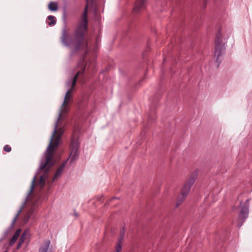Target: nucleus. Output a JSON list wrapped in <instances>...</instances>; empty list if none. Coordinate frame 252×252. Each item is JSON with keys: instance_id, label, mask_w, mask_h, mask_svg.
<instances>
[{"instance_id": "obj_1", "label": "nucleus", "mask_w": 252, "mask_h": 252, "mask_svg": "<svg viewBox=\"0 0 252 252\" xmlns=\"http://www.w3.org/2000/svg\"><path fill=\"white\" fill-rule=\"evenodd\" d=\"M88 3L86 4L83 13L82 15V20L79 23L74 30L73 37L69 33V29L67 28L66 21V11L64 9L63 13V18L64 25L61 31L60 41L66 47L73 46V52H77L84 46L85 41V33L88 30L87 9Z\"/></svg>"}, {"instance_id": "obj_2", "label": "nucleus", "mask_w": 252, "mask_h": 252, "mask_svg": "<svg viewBox=\"0 0 252 252\" xmlns=\"http://www.w3.org/2000/svg\"><path fill=\"white\" fill-rule=\"evenodd\" d=\"M61 116H62L61 112H60L59 114L58 118L57 120V121L56 122V123L55 124L54 129L52 135L51 137L50 142L49 145L47 149V153L46 154V157H45V162L44 163H43L42 162H41L40 163V166L38 169V172H40L41 170H42L44 168H45L48 165V164L50 163V161L52 159V158H53V154L51 151L58 148V146L59 145V141L60 140V139L63 134V131H60V130H59V131L56 136L55 140L54 142H53V139L55 137L56 133L57 132L58 125L60 120Z\"/></svg>"}, {"instance_id": "obj_3", "label": "nucleus", "mask_w": 252, "mask_h": 252, "mask_svg": "<svg viewBox=\"0 0 252 252\" xmlns=\"http://www.w3.org/2000/svg\"><path fill=\"white\" fill-rule=\"evenodd\" d=\"M226 41L225 39L223 38L221 35V32L219 30L217 34L215 40V57L216 59V63L218 67L220 63L223 60V56L225 53L226 46L225 44Z\"/></svg>"}, {"instance_id": "obj_4", "label": "nucleus", "mask_w": 252, "mask_h": 252, "mask_svg": "<svg viewBox=\"0 0 252 252\" xmlns=\"http://www.w3.org/2000/svg\"><path fill=\"white\" fill-rule=\"evenodd\" d=\"M80 143L78 139L74 137H72L70 144V155L69 158L65 161L62 162L61 165L58 168V170L63 172L64 168L68 160L70 163H72L76 161L79 157L78 149Z\"/></svg>"}, {"instance_id": "obj_5", "label": "nucleus", "mask_w": 252, "mask_h": 252, "mask_svg": "<svg viewBox=\"0 0 252 252\" xmlns=\"http://www.w3.org/2000/svg\"><path fill=\"white\" fill-rule=\"evenodd\" d=\"M197 172L192 173L188 180L184 185L176 203V208L179 207L186 198L187 195L190 191L191 186L194 184L197 178Z\"/></svg>"}, {"instance_id": "obj_6", "label": "nucleus", "mask_w": 252, "mask_h": 252, "mask_svg": "<svg viewBox=\"0 0 252 252\" xmlns=\"http://www.w3.org/2000/svg\"><path fill=\"white\" fill-rule=\"evenodd\" d=\"M250 200V198L247 199L244 203H243L242 201L240 202V211L238 214L237 219V225L239 228L241 227L245 220L248 218Z\"/></svg>"}, {"instance_id": "obj_7", "label": "nucleus", "mask_w": 252, "mask_h": 252, "mask_svg": "<svg viewBox=\"0 0 252 252\" xmlns=\"http://www.w3.org/2000/svg\"><path fill=\"white\" fill-rule=\"evenodd\" d=\"M78 67H80V69L76 73L72 80H69L66 83V86L69 87L71 83V88H73L76 83L77 80L79 75H82L84 74L86 68V65H84V59L81 60L77 64Z\"/></svg>"}, {"instance_id": "obj_8", "label": "nucleus", "mask_w": 252, "mask_h": 252, "mask_svg": "<svg viewBox=\"0 0 252 252\" xmlns=\"http://www.w3.org/2000/svg\"><path fill=\"white\" fill-rule=\"evenodd\" d=\"M147 5V0H136L134 6L133 11L138 13L145 10Z\"/></svg>"}, {"instance_id": "obj_9", "label": "nucleus", "mask_w": 252, "mask_h": 252, "mask_svg": "<svg viewBox=\"0 0 252 252\" xmlns=\"http://www.w3.org/2000/svg\"><path fill=\"white\" fill-rule=\"evenodd\" d=\"M36 179V175H35L32 179V185H31V189L30 190L29 192V193L28 194V195L26 197V198L23 203V204L21 206V207H20V208L19 209V210H18L17 213L16 214V215H15L12 222V223H11V226H12L13 225V224H14L15 221L18 218L19 214H20L21 211L22 210L23 208H24V205L26 204L27 201L28 200V198L30 195V194L33 191V188H34V182H35V180Z\"/></svg>"}, {"instance_id": "obj_10", "label": "nucleus", "mask_w": 252, "mask_h": 252, "mask_svg": "<svg viewBox=\"0 0 252 252\" xmlns=\"http://www.w3.org/2000/svg\"><path fill=\"white\" fill-rule=\"evenodd\" d=\"M30 235H31L29 229H26L24 231L19 240L18 244L17 246L16 249L17 250L20 248L21 246L27 238H29L30 237Z\"/></svg>"}, {"instance_id": "obj_11", "label": "nucleus", "mask_w": 252, "mask_h": 252, "mask_svg": "<svg viewBox=\"0 0 252 252\" xmlns=\"http://www.w3.org/2000/svg\"><path fill=\"white\" fill-rule=\"evenodd\" d=\"M50 244V240H45L44 241V245H42L40 247L38 252H52L51 250H49Z\"/></svg>"}, {"instance_id": "obj_12", "label": "nucleus", "mask_w": 252, "mask_h": 252, "mask_svg": "<svg viewBox=\"0 0 252 252\" xmlns=\"http://www.w3.org/2000/svg\"><path fill=\"white\" fill-rule=\"evenodd\" d=\"M21 229H18L16 231L14 235L13 236V237L11 238V239H10V240L9 241V245L10 246H12L14 245V244L16 242L17 239L19 237V236L21 234Z\"/></svg>"}, {"instance_id": "obj_13", "label": "nucleus", "mask_w": 252, "mask_h": 252, "mask_svg": "<svg viewBox=\"0 0 252 252\" xmlns=\"http://www.w3.org/2000/svg\"><path fill=\"white\" fill-rule=\"evenodd\" d=\"M46 22L49 26H52L56 24V19L54 16L49 15L47 18Z\"/></svg>"}, {"instance_id": "obj_14", "label": "nucleus", "mask_w": 252, "mask_h": 252, "mask_svg": "<svg viewBox=\"0 0 252 252\" xmlns=\"http://www.w3.org/2000/svg\"><path fill=\"white\" fill-rule=\"evenodd\" d=\"M48 7L51 11H55L58 10V5L55 2H50L48 4Z\"/></svg>"}, {"instance_id": "obj_15", "label": "nucleus", "mask_w": 252, "mask_h": 252, "mask_svg": "<svg viewBox=\"0 0 252 252\" xmlns=\"http://www.w3.org/2000/svg\"><path fill=\"white\" fill-rule=\"evenodd\" d=\"M80 50H86L83 57L81 60H82L83 59H84L85 56L88 53V40L87 39H86L85 38V41L84 42V46L82 49H80Z\"/></svg>"}, {"instance_id": "obj_16", "label": "nucleus", "mask_w": 252, "mask_h": 252, "mask_svg": "<svg viewBox=\"0 0 252 252\" xmlns=\"http://www.w3.org/2000/svg\"><path fill=\"white\" fill-rule=\"evenodd\" d=\"M71 92H72V90L71 89H68L66 93V94H65V97H64V101H63V105H66L67 103V99H68L70 96V95H71Z\"/></svg>"}, {"instance_id": "obj_17", "label": "nucleus", "mask_w": 252, "mask_h": 252, "mask_svg": "<svg viewBox=\"0 0 252 252\" xmlns=\"http://www.w3.org/2000/svg\"><path fill=\"white\" fill-rule=\"evenodd\" d=\"M32 213V212L29 211L26 214L24 217V221L25 223H27L29 221Z\"/></svg>"}, {"instance_id": "obj_18", "label": "nucleus", "mask_w": 252, "mask_h": 252, "mask_svg": "<svg viewBox=\"0 0 252 252\" xmlns=\"http://www.w3.org/2000/svg\"><path fill=\"white\" fill-rule=\"evenodd\" d=\"M3 150L4 151L6 152H10L11 151V147L8 145H5L4 147H3Z\"/></svg>"}, {"instance_id": "obj_19", "label": "nucleus", "mask_w": 252, "mask_h": 252, "mask_svg": "<svg viewBox=\"0 0 252 252\" xmlns=\"http://www.w3.org/2000/svg\"><path fill=\"white\" fill-rule=\"evenodd\" d=\"M62 172L57 169L55 176H54V179L57 178L59 177H60L62 175Z\"/></svg>"}, {"instance_id": "obj_20", "label": "nucleus", "mask_w": 252, "mask_h": 252, "mask_svg": "<svg viewBox=\"0 0 252 252\" xmlns=\"http://www.w3.org/2000/svg\"><path fill=\"white\" fill-rule=\"evenodd\" d=\"M122 249V244L120 243H118L116 246V250L115 252H120Z\"/></svg>"}, {"instance_id": "obj_21", "label": "nucleus", "mask_w": 252, "mask_h": 252, "mask_svg": "<svg viewBox=\"0 0 252 252\" xmlns=\"http://www.w3.org/2000/svg\"><path fill=\"white\" fill-rule=\"evenodd\" d=\"M45 182V179L43 176H41L39 179V183L42 185V187H44Z\"/></svg>"}, {"instance_id": "obj_22", "label": "nucleus", "mask_w": 252, "mask_h": 252, "mask_svg": "<svg viewBox=\"0 0 252 252\" xmlns=\"http://www.w3.org/2000/svg\"><path fill=\"white\" fill-rule=\"evenodd\" d=\"M124 238V236H123L122 234H121V235H120V236L118 243H120L122 244V242L123 241Z\"/></svg>"}, {"instance_id": "obj_23", "label": "nucleus", "mask_w": 252, "mask_h": 252, "mask_svg": "<svg viewBox=\"0 0 252 252\" xmlns=\"http://www.w3.org/2000/svg\"><path fill=\"white\" fill-rule=\"evenodd\" d=\"M53 164H54V162H52V163H51V164H50V165H49V166L46 168V169H45V171H46V172H47L48 171H49V169H50V167H51L52 165H53Z\"/></svg>"}, {"instance_id": "obj_24", "label": "nucleus", "mask_w": 252, "mask_h": 252, "mask_svg": "<svg viewBox=\"0 0 252 252\" xmlns=\"http://www.w3.org/2000/svg\"><path fill=\"white\" fill-rule=\"evenodd\" d=\"M124 233H125L124 228L123 227L122 230L120 232V235H121V234H122V235L124 236Z\"/></svg>"}, {"instance_id": "obj_25", "label": "nucleus", "mask_w": 252, "mask_h": 252, "mask_svg": "<svg viewBox=\"0 0 252 252\" xmlns=\"http://www.w3.org/2000/svg\"><path fill=\"white\" fill-rule=\"evenodd\" d=\"M74 216H75L76 217H77H77H78V216H79L78 213H77L76 212V211H74Z\"/></svg>"}, {"instance_id": "obj_26", "label": "nucleus", "mask_w": 252, "mask_h": 252, "mask_svg": "<svg viewBox=\"0 0 252 252\" xmlns=\"http://www.w3.org/2000/svg\"><path fill=\"white\" fill-rule=\"evenodd\" d=\"M206 6V4L205 3V4H204V8H205Z\"/></svg>"}, {"instance_id": "obj_27", "label": "nucleus", "mask_w": 252, "mask_h": 252, "mask_svg": "<svg viewBox=\"0 0 252 252\" xmlns=\"http://www.w3.org/2000/svg\"><path fill=\"white\" fill-rule=\"evenodd\" d=\"M2 238L0 239V242L2 241Z\"/></svg>"}, {"instance_id": "obj_28", "label": "nucleus", "mask_w": 252, "mask_h": 252, "mask_svg": "<svg viewBox=\"0 0 252 252\" xmlns=\"http://www.w3.org/2000/svg\"><path fill=\"white\" fill-rule=\"evenodd\" d=\"M7 252V251H4V252Z\"/></svg>"}]
</instances>
